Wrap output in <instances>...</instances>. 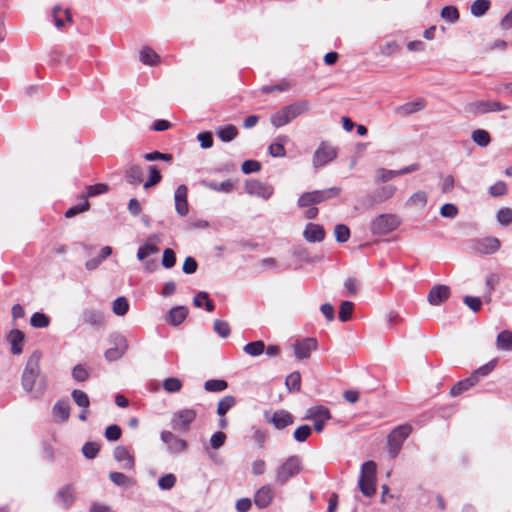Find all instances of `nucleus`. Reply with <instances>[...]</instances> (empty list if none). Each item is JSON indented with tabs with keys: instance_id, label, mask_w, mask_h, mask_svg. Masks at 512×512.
<instances>
[{
	"instance_id": "864d4df0",
	"label": "nucleus",
	"mask_w": 512,
	"mask_h": 512,
	"mask_svg": "<svg viewBox=\"0 0 512 512\" xmlns=\"http://www.w3.org/2000/svg\"><path fill=\"white\" fill-rule=\"evenodd\" d=\"M73 401L81 408H88L90 401L87 394L81 390L75 389L71 393Z\"/></svg>"
},
{
	"instance_id": "9d476101",
	"label": "nucleus",
	"mask_w": 512,
	"mask_h": 512,
	"mask_svg": "<svg viewBox=\"0 0 512 512\" xmlns=\"http://www.w3.org/2000/svg\"><path fill=\"white\" fill-rule=\"evenodd\" d=\"M245 192L252 196L260 197L264 200H268L274 192L271 185L263 183L259 180H249L244 186Z\"/></svg>"
},
{
	"instance_id": "473e14b6",
	"label": "nucleus",
	"mask_w": 512,
	"mask_h": 512,
	"mask_svg": "<svg viewBox=\"0 0 512 512\" xmlns=\"http://www.w3.org/2000/svg\"><path fill=\"white\" fill-rule=\"evenodd\" d=\"M63 13L65 15L66 22L72 23V16L70 14L69 9L62 10L59 5L53 7L52 17L54 20V24L57 28H63L65 26V21L62 19L60 14Z\"/></svg>"
},
{
	"instance_id": "a18cd8bd",
	"label": "nucleus",
	"mask_w": 512,
	"mask_h": 512,
	"mask_svg": "<svg viewBox=\"0 0 512 512\" xmlns=\"http://www.w3.org/2000/svg\"><path fill=\"white\" fill-rule=\"evenodd\" d=\"M228 387V383L222 379H210L204 383V389L208 392H221Z\"/></svg>"
},
{
	"instance_id": "ea45409f",
	"label": "nucleus",
	"mask_w": 512,
	"mask_h": 512,
	"mask_svg": "<svg viewBox=\"0 0 512 512\" xmlns=\"http://www.w3.org/2000/svg\"><path fill=\"white\" fill-rule=\"evenodd\" d=\"M236 404V399L234 396L227 395L223 397L217 405V414L220 417H224V415Z\"/></svg>"
},
{
	"instance_id": "13d9d810",
	"label": "nucleus",
	"mask_w": 512,
	"mask_h": 512,
	"mask_svg": "<svg viewBox=\"0 0 512 512\" xmlns=\"http://www.w3.org/2000/svg\"><path fill=\"white\" fill-rule=\"evenodd\" d=\"M312 429L309 425H302L299 426L293 434L294 439L297 442H304L308 439V437L311 435Z\"/></svg>"
},
{
	"instance_id": "4c0bfd02",
	"label": "nucleus",
	"mask_w": 512,
	"mask_h": 512,
	"mask_svg": "<svg viewBox=\"0 0 512 512\" xmlns=\"http://www.w3.org/2000/svg\"><path fill=\"white\" fill-rule=\"evenodd\" d=\"M285 385L290 392H299L301 388V375L298 371L290 373L285 379Z\"/></svg>"
},
{
	"instance_id": "2eb2a0df",
	"label": "nucleus",
	"mask_w": 512,
	"mask_h": 512,
	"mask_svg": "<svg viewBox=\"0 0 512 512\" xmlns=\"http://www.w3.org/2000/svg\"><path fill=\"white\" fill-rule=\"evenodd\" d=\"M508 107L498 101H477L469 105V111L475 114H485L493 111H502Z\"/></svg>"
},
{
	"instance_id": "79ce46f5",
	"label": "nucleus",
	"mask_w": 512,
	"mask_h": 512,
	"mask_svg": "<svg viewBox=\"0 0 512 512\" xmlns=\"http://www.w3.org/2000/svg\"><path fill=\"white\" fill-rule=\"evenodd\" d=\"M110 480L119 487H129L134 485V480L127 477L121 472H111L109 474Z\"/></svg>"
},
{
	"instance_id": "412c9836",
	"label": "nucleus",
	"mask_w": 512,
	"mask_h": 512,
	"mask_svg": "<svg viewBox=\"0 0 512 512\" xmlns=\"http://www.w3.org/2000/svg\"><path fill=\"white\" fill-rule=\"evenodd\" d=\"M303 237L308 242H321L325 238L324 228L315 223H308L303 231Z\"/></svg>"
},
{
	"instance_id": "ddd939ff",
	"label": "nucleus",
	"mask_w": 512,
	"mask_h": 512,
	"mask_svg": "<svg viewBox=\"0 0 512 512\" xmlns=\"http://www.w3.org/2000/svg\"><path fill=\"white\" fill-rule=\"evenodd\" d=\"M317 346V340L312 337L298 340L293 344L295 357L299 360L308 359L311 352L317 349Z\"/></svg>"
},
{
	"instance_id": "a878e982",
	"label": "nucleus",
	"mask_w": 512,
	"mask_h": 512,
	"mask_svg": "<svg viewBox=\"0 0 512 512\" xmlns=\"http://www.w3.org/2000/svg\"><path fill=\"white\" fill-rule=\"evenodd\" d=\"M7 340L11 345V352L14 355H19L22 353L25 340V335L23 332L18 329H12L7 336Z\"/></svg>"
},
{
	"instance_id": "bf43d9fd",
	"label": "nucleus",
	"mask_w": 512,
	"mask_h": 512,
	"mask_svg": "<svg viewBox=\"0 0 512 512\" xmlns=\"http://www.w3.org/2000/svg\"><path fill=\"white\" fill-rule=\"evenodd\" d=\"M176 477L174 474L169 473L158 479V486L162 490H170L175 486Z\"/></svg>"
},
{
	"instance_id": "a211bd4d",
	"label": "nucleus",
	"mask_w": 512,
	"mask_h": 512,
	"mask_svg": "<svg viewBox=\"0 0 512 512\" xmlns=\"http://www.w3.org/2000/svg\"><path fill=\"white\" fill-rule=\"evenodd\" d=\"M188 189L185 185H179L174 194L175 210L180 216H186L189 212L187 201Z\"/></svg>"
},
{
	"instance_id": "4be33fe9",
	"label": "nucleus",
	"mask_w": 512,
	"mask_h": 512,
	"mask_svg": "<svg viewBox=\"0 0 512 512\" xmlns=\"http://www.w3.org/2000/svg\"><path fill=\"white\" fill-rule=\"evenodd\" d=\"M500 241L495 237H486L476 244V250L480 254L489 255L497 252L500 248Z\"/></svg>"
},
{
	"instance_id": "49530a36",
	"label": "nucleus",
	"mask_w": 512,
	"mask_h": 512,
	"mask_svg": "<svg viewBox=\"0 0 512 512\" xmlns=\"http://www.w3.org/2000/svg\"><path fill=\"white\" fill-rule=\"evenodd\" d=\"M427 193L424 191H417L413 193L408 201L407 205L424 207L427 204Z\"/></svg>"
},
{
	"instance_id": "aec40b11",
	"label": "nucleus",
	"mask_w": 512,
	"mask_h": 512,
	"mask_svg": "<svg viewBox=\"0 0 512 512\" xmlns=\"http://www.w3.org/2000/svg\"><path fill=\"white\" fill-rule=\"evenodd\" d=\"M450 296V288L446 285H435L428 293V302L437 306L445 302Z\"/></svg>"
},
{
	"instance_id": "9b49d317",
	"label": "nucleus",
	"mask_w": 512,
	"mask_h": 512,
	"mask_svg": "<svg viewBox=\"0 0 512 512\" xmlns=\"http://www.w3.org/2000/svg\"><path fill=\"white\" fill-rule=\"evenodd\" d=\"M264 416L266 421L278 430L284 429L294 423L293 415L283 409L277 410L272 414L265 412Z\"/></svg>"
},
{
	"instance_id": "c85d7f7f",
	"label": "nucleus",
	"mask_w": 512,
	"mask_h": 512,
	"mask_svg": "<svg viewBox=\"0 0 512 512\" xmlns=\"http://www.w3.org/2000/svg\"><path fill=\"white\" fill-rule=\"evenodd\" d=\"M125 178L129 184H140L143 181V171L138 165H130L125 170Z\"/></svg>"
},
{
	"instance_id": "4468645a",
	"label": "nucleus",
	"mask_w": 512,
	"mask_h": 512,
	"mask_svg": "<svg viewBox=\"0 0 512 512\" xmlns=\"http://www.w3.org/2000/svg\"><path fill=\"white\" fill-rule=\"evenodd\" d=\"M113 340L115 346L105 351V358L108 361H115L121 358L128 347L126 339L120 334L114 335Z\"/></svg>"
},
{
	"instance_id": "3c124183",
	"label": "nucleus",
	"mask_w": 512,
	"mask_h": 512,
	"mask_svg": "<svg viewBox=\"0 0 512 512\" xmlns=\"http://www.w3.org/2000/svg\"><path fill=\"white\" fill-rule=\"evenodd\" d=\"M397 176H398L397 170H388L385 168H379L376 170L375 181L378 183H380V182L385 183Z\"/></svg>"
},
{
	"instance_id": "2f4dec72",
	"label": "nucleus",
	"mask_w": 512,
	"mask_h": 512,
	"mask_svg": "<svg viewBox=\"0 0 512 512\" xmlns=\"http://www.w3.org/2000/svg\"><path fill=\"white\" fill-rule=\"evenodd\" d=\"M188 309L185 306H176L169 311V322L174 325H180L187 317Z\"/></svg>"
},
{
	"instance_id": "bb28decb",
	"label": "nucleus",
	"mask_w": 512,
	"mask_h": 512,
	"mask_svg": "<svg viewBox=\"0 0 512 512\" xmlns=\"http://www.w3.org/2000/svg\"><path fill=\"white\" fill-rule=\"evenodd\" d=\"M425 107L423 100H416L413 102L405 103L396 109V112L401 116H407L422 110Z\"/></svg>"
},
{
	"instance_id": "7c9ffc66",
	"label": "nucleus",
	"mask_w": 512,
	"mask_h": 512,
	"mask_svg": "<svg viewBox=\"0 0 512 512\" xmlns=\"http://www.w3.org/2000/svg\"><path fill=\"white\" fill-rule=\"evenodd\" d=\"M305 420L312 419H331V413L325 406L319 405L311 407L307 410V414L304 417Z\"/></svg>"
},
{
	"instance_id": "37998d69",
	"label": "nucleus",
	"mask_w": 512,
	"mask_h": 512,
	"mask_svg": "<svg viewBox=\"0 0 512 512\" xmlns=\"http://www.w3.org/2000/svg\"><path fill=\"white\" fill-rule=\"evenodd\" d=\"M243 350L246 354L256 357L265 351V344L261 340L250 342L243 347Z\"/></svg>"
},
{
	"instance_id": "6ab92c4d",
	"label": "nucleus",
	"mask_w": 512,
	"mask_h": 512,
	"mask_svg": "<svg viewBox=\"0 0 512 512\" xmlns=\"http://www.w3.org/2000/svg\"><path fill=\"white\" fill-rule=\"evenodd\" d=\"M336 157V152L333 147L322 144L313 155V165L321 167L332 161Z\"/></svg>"
},
{
	"instance_id": "603ef678",
	"label": "nucleus",
	"mask_w": 512,
	"mask_h": 512,
	"mask_svg": "<svg viewBox=\"0 0 512 512\" xmlns=\"http://www.w3.org/2000/svg\"><path fill=\"white\" fill-rule=\"evenodd\" d=\"M497 364V360L493 359L489 361L488 363L484 364L483 366L476 369L470 376H476V383L479 381L480 376H487L489 373H491L495 366Z\"/></svg>"
},
{
	"instance_id": "774afa93",
	"label": "nucleus",
	"mask_w": 512,
	"mask_h": 512,
	"mask_svg": "<svg viewBox=\"0 0 512 512\" xmlns=\"http://www.w3.org/2000/svg\"><path fill=\"white\" fill-rule=\"evenodd\" d=\"M121 433V428L118 425L113 424L106 428L105 437L109 441H116L121 437Z\"/></svg>"
},
{
	"instance_id": "58836bf2",
	"label": "nucleus",
	"mask_w": 512,
	"mask_h": 512,
	"mask_svg": "<svg viewBox=\"0 0 512 512\" xmlns=\"http://www.w3.org/2000/svg\"><path fill=\"white\" fill-rule=\"evenodd\" d=\"M471 138L480 147H487L491 141L490 134L484 129L474 130Z\"/></svg>"
},
{
	"instance_id": "c9c22d12",
	"label": "nucleus",
	"mask_w": 512,
	"mask_h": 512,
	"mask_svg": "<svg viewBox=\"0 0 512 512\" xmlns=\"http://www.w3.org/2000/svg\"><path fill=\"white\" fill-rule=\"evenodd\" d=\"M202 185L210 190L217 191V192H225V193L231 192L234 188V184L231 180H226L221 183L202 181Z\"/></svg>"
},
{
	"instance_id": "5fc2aeb1",
	"label": "nucleus",
	"mask_w": 512,
	"mask_h": 512,
	"mask_svg": "<svg viewBox=\"0 0 512 512\" xmlns=\"http://www.w3.org/2000/svg\"><path fill=\"white\" fill-rule=\"evenodd\" d=\"M354 304L350 301H343L340 305L339 319L342 322H347L352 317Z\"/></svg>"
},
{
	"instance_id": "423d86ee",
	"label": "nucleus",
	"mask_w": 512,
	"mask_h": 512,
	"mask_svg": "<svg viewBox=\"0 0 512 512\" xmlns=\"http://www.w3.org/2000/svg\"><path fill=\"white\" fill-rule=\"evenodd\" d=\"M340 193L341 189L339 187H330L323 190L305 192L299 197L297 204L300 208L310 207L313 205L320 204L329 199L335 198Z\"/></svg>"
},
{
	"instance_id": "f257e3e1",
	"label": "nucleus",
	"mask_w": 512,
	"mask_h": 512,
	"mask_svg": "<svg viewBox=\"0 0 512 512\" xmlns=\"http://www.w3.org/2000/svg\"><path fill=\"white\" fill-rule=\"evenodd\" d=\"M41 353L33 352L27 360L26 367L22 373L21 384L26 392L32 393L34 398H39L46 390V382L40 377Z\"/></svg>"
},
{
	"instance_id": "6e6d98bb",
	"label": "nucleus",
	"mask_w": 512,
	"mask_h": 512,
	"mask_svg": "<svg viewBox=\"0 0 512 512\" xmlns=\"http://www.w3.org/2000/svg\"><path fill=\"white\" fill-rule=\"evenodd\" d=\"M49 323V317L39 312H35L30 319V324L35 328H45L49 325Z\"/></svg>"
},
{
	"instance_id": "c756f323",
	"label": "nucleus",
	"mask_w": 512,
	"mask_h": 512,
	"mask_svg": "<svg viewBox=\"0 0 512 512\" xmlns=\"http://www.w3.org/2000/svg\"><path fill=\"white\" fill-rule=\"evenodd\" d=\"M476 384V376H469L466 379H463L457 382L450 390V395L452 397H456L462 394L464 391H467L471 387Z\"/></svg>"
},
{
	"instance_id": "052dcab7",
	"label": "nucleus",
	"mask_w": 512,
	"mask_h": 512,
	"mask_svg": "<svg viewBox=\"0 0 512 512\" xmlns=\"http://www.w3.org/2000/svg\"><path fill=\"white\" fill-rule=\"evenodd\" d=\"M214 331L221 337L227 338L230 335V326L228 322L223 320L214 321Z\"/></svg>"
},
{
	"instance_id": "f3484780",
	"label": "nucleus",
	"mask_w": 512,
	"mask_h": 512,
	"mask_svg": "<svg viewBox=\"0 0 512 512\" xmlns=\"http://www.w3.org/2000/svg\"><path fill=\"white\" fill-rule=\"evenodd\" d=\"M81 320L86 325L101 327L105 323V316L99 309L86 308L81 313Z\"/></svg>"
},
{
	"instance_id": "e2e57ef3",
	"label": "nucleus",
	"mask_w": 512,
	"mask_h": 512,
	"mask_svg": "<svg viewBox=\"0 0 512 512\" xmlns=\"http://www.w3.org/2000/svg\"><path fill=\"white\" fill-rule=\"evenodd\" d=\"M84 456L88 459H94L99 452V445L95 442H87L82 447Z\"/></svg>"
},
{
	"instance_id": "a19ab883",
	"label": "nucleus",
	"mask_w": 512,
	"mask_h": 512,
	"mask_svg": "<svg viewBox=\"0 0 512 512\" xmlns=\"http://www.w3.org/2000/svg\"><path fill=\"white\" fill-rule=\"evenodd\" d=\"M490 8L489 0H476L470 7V12L475 17L483 16Z\"/></svg>"
},
{
	"instance_id": "dca6fc26",
	"label": "nucleus",
	"mask_w": 512,
	"mask_h": 512,
	"mask_svg": "<svg viewBox=\"0 0 512 512\" xmlns=\"http://www.w3.org/2000/svg\"><path fill=\"white\" fill-rule=\"evenodd\" d=\"M397 191L396 186L394 185H385L377 190H375L368 198L367 201L369 202L370 206H373L375 204L382 203L390 198H392Z\"/></svg>"
},
{
	"instance_id": "e433bc0d",
	"label": "nucleus",
	"mask_w": 512,
	"mask_h": 512,
	"mask_svg": "<svg viewBox=\"0 0 512 512\" xmlns=\"http://www.w3.org/2000/svg\"><path fill=\"white\" fill-rule=\"evenodd\" d=\"M140 61L146 65H156L160 57L159 55L150 48H143L139 53Z\"/></svg>"
},
{
	"instance_id": "1a4fd4ad",
	"label": "nucleus",
	"mask_w": 512,
	"mask_h": 512,
	"mask_svg": "<svg viewBox=\"0 0 512 512\" xmlns=\"http://www.w3.org/2000/svg\"><path fill=\"white\" fill-rule=\"evenodd\" d=\"M197 413L193 409H182L174 413L171 426L177 431H188L190 424L195 420Z\"/></svg>"
},
{
	"instance_id": "7ed1b4c3",
	"label": "nucleus",
	"mask_w": 512,
	"mask_h": 512,
	"mask_svg": "<svg viewBox=\"0 0 512 512\" xmlns=\"http://www.w3.org/2000/svg\"><path fill=\"white\" fill-rule=\"evenodd\" d=\"M401 223L402 220L397 214H380L371 221L370 231L376 236H386L395 231Z\"/></svg>"
},
{
	"instance_id": "cd10ccee",
	"label": "nucleus",
	"mask_w": 512,
	"mask_h": 512,
	"mask_svg": "<svg viewBox=\"0 0 512 512\" xmlns=\"http://www.w3.org/2000/svg\"><path fill=\"white\" fill-rule=\"evenodd\" d=\"M496 348L502 351H512V331L503 330L497 335Z\"/></svg>"
},
{
	"instance_id": "de8ad7c7",
	"label": "nucleus",
	"mask_w": 512,
	"mask_h": 512,
	"mask_svg": "<svg viewBox=\"0 0 512 512\" xmlns=\"http://www.w3.org/2000/svg\"><path fill=\"white\" fill-rule=\"evenodd\" d=\"M113 312L118 316H124L129 309L128 300L125 297H118L113 302Z\"/></svg>"
},
{
	"instance_id": "f8f14e48",
	"label": "nucleus",
	"mask_w": 512,
	"mask_h": 512,
	"mask_svg": "<svg viewBox=\"0 0 512 512\" xmlns=\"http://www.w3.org/2000/svg\"><path fill=\"white\" fill-rule=\"evenodd\" d=\"M160 438L161 441L167 446V450L170 453L178 454L186 451L187 449V442L174 435L171 431H162Z\"/></svg>"
},
{
	"instance_id": "8fccbe9b",
	"label": "nucleus",
	"mask_w": 512,
	"mask_h": 512,
	"mask_svg": "<svg viewBox=\"0 0 512 512\" xmlns=\"http://www.w3.org/2000/svg\"><path fill=\"white\" fill-rule=\"evenodd\" d=\"M334 234L337 242L345 243L349 240L350 229L344 224H337L334 228Z\"/></svg>"
},
{
	"instance_id": "5701e85b",
	"label": "nucleus",
	"mask_w": 512,
	"mask_h": 512,
	"mask_svg": "<svg viewBox=\"0 0 512 512\" xmlns=\"http://www.w3.org/2000/svg\"><path fill=\"white\" fill-rule=\"evenodd\" d=\"M273 490L270 485H264L257 490L254 496V502L259 508H266L273 499Z\"/></svg>"
},
{
	"instance_id": "20e7f679",
	"label": "nucleus",
	"mask_w": 512,
	"mask_h": 512,
	"mask_svg": "<svg viewBox=\"0 0 512 512\" xmlns=\"http://www.w3.org/2000/svg\"><path fill=\"white\" fill-rule=\"evenodd\" d=\"M303 468L302 459L298 455L289 456L275 470V481L279 485L286 484L291 478L297 476Z\"/></svg>"
},
{
	"instance_id": "0eeeda50",
	"label": "nucleus",
	"mask_w": 512,
	"mask_h": 512,
	"mask_svg": "<svg viewBox=\"0 0 512 512\" xmlns=\"http://www.w3.org/2000/svg\"><path fill=\"white\" fill-rule=\"evenodd\" d=\"M412 432V427L409 424L399 425L394 428L387 438L388 453L391 458H396L403 446L404 441L409 437Z\"/></svg>"
},
{
	"instance_id": "393cba45",
	"label": "nucleus",
	"mask_w": 512,
	"mask_h": 512,
	"mask_svg": "<svg viewBox=\"0 0 512 512\" xmlns=\"http://www.w3.org/2000/svg\"><path fill=\"white\" fill-rule=\"evenodd\" d=\"M55 499L63 508H69L75 501L73 487L71 485H65L56 493Z\"/></svg>"
},
{
	"instance_id": "4d7b16f0",
	"label": "nucleus",
	"mask_w": 512,
	"mask_h": 512,
	"mask_svg": "<svg viewBox=\"0 0 512 512\" xmlns=\"http://www.w3.org/2000/svg\"><path fill=\"white\" fill-rule=\"evenodd\" d=\"M441 17L451 23H454L459 19V12L454 6H445L442 8Z\"/></svg>"
},
{
	"instance_id": "72a5a7b5",
	"label": "nucleus",
	"mask_w": 512,
	"mask_h": 512,
	"mask_svg": "<svg viewBox=\"0 0 512 512\" xmlns=\"http://www.w3.org/2000/svg\"><path fill=\"white\" fill-rule=\"evenodd\" d=\"M216 134L221 141L230 142L237 136L238 130L233 125H225L218 127L216 130Z\"/></svg>"
},
{
	"instance_id": "338daca9",
	"label": "nucleus",
	"mask_w": 512,
	"mask_h": 512,
	"mask_svg": "<svg viewBox=\"0 0 512 512\" xmlns=\"http://www.w3.org/2000/svg\"><path fill=\"white\" fill-rule=\"evenodd\" d=\"M72 377L78 382H84L88 379L89 374L86 368L79 364L73 368Z\"/></svg>"
},
{
	"instance_id": "09e8293b",
	"label": "nucleus",
	"mask_w": 512,
	"mask_h": 512,
	"mask_svg": "<svg viewBox=\"0 0 512 512\" xmlns=\"http://www.w3.org/2000/svg\"><path fill=\"white\" fill-rule=\"evenodd\" d=\"M163 388L168 393L179 392L182 388V381L176 377L166 378L163 382Z\"/></svg>"
},
{
	"instance_id": "680f3d73",
	"label": "nucleus",
	"mask_w": 512,
	"mask_h": 512,
	"mask_svg": "<svg viewBox=\"0 0 512 512\" xmlns=\"http://www.w3.org/2000/svg\"><path fill=\"white\" fill-rule=\"evenodd\" d=\"M500 278L497 274L491 273L486 277V286H487V297L486 300L489 302L491 300V294L495 287L499 284Z\"/></svg>"
},
{
	"instance_id": "0e129e2a",
	"label": "nucleus",
	"mask_w": 512,
	"mask_h": 512,
	"mask_svg": "<svg viewBox=\"0 0 512 512\" xmlns=\"http://www.w3.org/2000/svg\"><path fill=\"white\" fill-rule=\"evenodd\" d=\"M175 263H176L175 252L170 248L165 249L163 252L162 265L165 268H172L175 265Z\"/></svg>"
},
{
	"instance_id": "69168bd1",
	"label": "nucleus",
	"mask_w": 512,
	"mask_h": 512,
	"mask_svg": "<svg viewBox=\"0 0 512 512\" xmlns=\"http://www.w3.org/2000/svg\"><path fill=\"white\" fill-rule=\"evenodd\" d=\"M497 221L502 225H508L512 222V209L502 208L497 212Z\"/></svg>"
},
{
	"instance_id": "39448f33",
	"label": "nucleus",
	"mask_w": 512,
	"mask_h": 512,
	"mask_svg": "<svg viewBox=\"0 0 512 512\" xmlns=\"http://www.w3.org/2000/svg\"><path fill=\"white\" fill-rule=\"evenodd\" d=\"M376 463L374 461H366L361 466L359 489L363 495L371 497L376 492Z\"/></svg>"
},
{
	"instance_id": "c03bdc74",
	"label": "nucleus",
	"mask_w": 512,
	"mask_h": 512,
	"mask_svg": "<svg viewBox=\"0 0 512 512\" xmlns=\"http://www.w3.org/2000/svg\"><path fill=\"white\" fill-rule=\"evenodd\" d=\"M148 171H149V178L143 184V187L145 189H148L152 186L157 185L162 179L161 173L155 165L148 166Z\"/></svg>"
},
{
	"instance_id": "b1692460",
	"label": "nucleus",
	"mask_w": 512,
	"mask_h": 512,
	"mask_svg": "<svg viewBox=\"0 0 512 512\" xmlns=\"http://www.w3.org/2000/svg\"><path fill=\"white\" fill-rule=\"evenodd\" d=\"M114 459L117 462H124L123 468L132 470L135 466L134 457L130 454L125 446H117L113 452Z\"/></svg>"
},
{
	"instance_id": "f03ea898",
	"label": "nucleus",
	"mask_w": 512,
	"mask_h": 512,
	"mask_svg": "<svg viewBox=\"0 0 512 512\" xmlns=\"http://www.w3.org/2000/svg\"><path fill=\"white\" fill-rule=\"evenodd\" d=\"M308 110L309 103L307 101H297L274 113L271 116L270 121L274 127L279 128L290 123L293 119L306 113Z\"/></svg>"
},
{
	"instance_id": "6e6552de",
	"label": "nucleus",
	"mask_w": 512,
	"mask_h": 512,
	"mask_svg": "<svg viewBox=\"0 0 512 512\" xmlns=\"http://www.w3.org/2000/svg\"><path fill=\"white\" fill-rule=\"evenodd\" d=\"M158 240L159 239L156 235L149 236L137 251V259L144 262V268L146 271H154L157 266L156 261L149 259V257L159 252V248L157 246Z\"/></svg>"
},
{
	"instance_id": "f704fd0d",
	"label": "nucleus",
	"mask_w": 512,
	"mask_h": 512,
	"mask_svg": "<svg viewBox=\"0 0 512 512\" xmlns=\"http://www.w3.org/2000/svg\"><path fill=\"white\" fill-rule=\"evenodd\" d=\"M53 414L62 421L68 420L70 416V404L68 400H59L53 407Z\"/></svg>"
}]
</instances>
